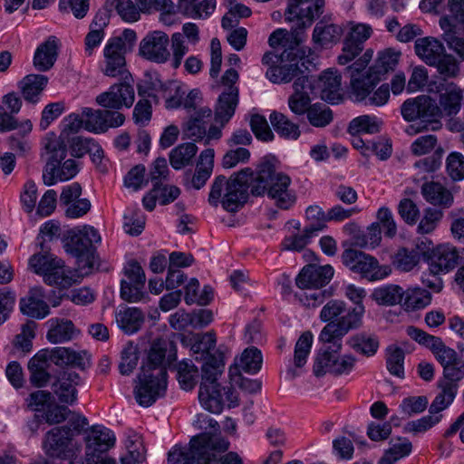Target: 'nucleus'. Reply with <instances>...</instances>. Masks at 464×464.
I'll list each match as a JSON object with an SVG mask.
<instances>
[{
  "instance_id": "obj_32",
  "label": "nucleus",
  "mask_w": 464,
  "mask_h": 464,
  "mask_svg": "<svg viewBox=\"0 0 464 464\" xmlns=\"http://www.w3.org/2000/svg\"><path fill=\"white\" fill-rule=\"evenodd\" d=\"M262 362L263 357L257 348H246L239 358L235 359L234 365L229 369V374L230 376H235L237 373H241V371L255 374L260 371Z\"/></svg>"
},
{
  "instance_id": "obj_40",
  "label": "nucleus",
  "mask_w": 464,
  "mask_h": 464,
  "mask_svg": "<svg viewBox=\"0 0 464 464\" xmlns=\"http://www.w3.org/2000/svg\"><path fill=\"white\" fill-rule=\"evenodd\" d=\"M269 120L275 131L285 140H296L300 135L301 130L299 125L289 120L285 114L273 111Z\"/></svg>"
},
{
  "instance_id": "obj_10",
  "label": "nucleus",
  "mask_w": 464,
  "mask_h": 464,
  "mask_svg": "<svg viewBox=\"0 0 464 464\" xmlns=\"http://www.w3.org/2000/svg\"><path fill=\"white\" fill-rule=\"evenodd\" d=\"M237 80L238 73L233 68L227 70L221 78L223 90L218 100L215 118L222 126L234 115L238 104V88L236 86Z\"/></svg>"
},
{
  "instance_id": "obj_51",
  "label": "nucleus",
  "mask_w": 464,
  "mask_h": 464,
  "mask_svg": "<svg viewBox=\"0 0 464 464\" xmlns=\"http://www.w3.org/2000/svg\"><path fill=\"white\" fill-rule=\"evenodd\" d=\"M44 281L49 285H57L61 288H68L76 282L72 271L66 269L64 262L62 259H60V264H56L53 268L45 275Z\"/></svg>"
},
{
  "instance_id": "obj_61",
  "label": "nucleus",
  "mask_w": 464,
  "mask_h": 464,
  "mask_svg": "<svg viewBox=\"0 0 464 464\" xmlns=\"http://www.w3.org/2000/svg\"><path fill=\"white\" fill-rule=\"evenodd\" d=\"M313 344V334L307 331L303 333L298 338L294 352V365L296 368H302L307 362Z\"/></svg>"
},
{
  "instance_id": "obj_52",
  "label": "nucleus",
  "mask_w": 464,
  "mask_h": 464,
  "mask_svg": "<svg viewBox=\"0 0 464 464\" xmlns=\"http://www.w3.org/2000/svg\"><path fill=\"white\" fill-rule=\"evenodd\" d=\"M402 306L407 311L422 309L430 304L431 295L429 291L415 287L404 291Z\"/></svg>"
},
{
  "instance_id": "obj_60",
  "label": "nucleus",
  "mask_w": 464,
  "mask_h": 464,
  "mask_svg": "<svg viewBox=\"0 0 464 464\" xmlns=\"http://www.w3.org/2000/svg\"><path fill=\"white\" fill-rule=\"evenodd\" d=\"M404 352L397 345H390L386 349V367L391 374L404 378Z\"/></svg>"
},
{
  "instance_id": "obj_1",
  "label": "nucleus",
  "mask_w": 464,
  "mask_h": 464,
  "mask_svg": "<svg viewBox=\"0 0 464 464\" xmlns=\"http://www.w3.org/2000/svg\"><path fill=\"white\" fill-rule=\"evenodd\" d=\"M250 184L252 195L261 196L266 193L281 209L290 208L296 200L295 193L289 188L290 177L276 171L275 166L268 160L262 161L256 169L253 170Z\"/></svg>"
},
{
  "instance_id": "obj_53",
  "label": "nucleus",
  "mask_w": 464,
  "mask_h": 464,
  "mask_svg": "<svg viewBox=\"0 0 464 464\" xmlns=\"http://www.w3.org/2000/svg\"><path fill=\"white\" fill-rule=\"evenodd\" d=\"M412 450L411 442L406 438H397L380 459V464H394L397 460L410 455Z\"/></svg>"
},
{
  "instance_id": "obj_28",
  "label": "nucleus",
  "mask_w": 464,
  "mask_h": 464,
  "mask_svg": "<svg viewBox=\"0 0 464 464\" xmlns=\"http://www.w3.org/2000/svg\"><path fill=\"white\" fill-rule=\"evenodd\" d=\"M20 309L24 314L36 319H43L50 313L44 301V293L42 287L36 286L29 291L28 295L20 301Z\"/></svg>"
},
{
  "instance_id": "obj_33",
  "label": "nucleus",
  "mask_w": 464,
  "mask_h": 464,
  "mask_svg": "<svg viewBox=\"0 0 464 464\" xmlns=\"http://www.w3.org/2000/svg\"><path fill=\"white\" fill-rule=\"evenodd\" d=\"M47 340L52 343H61L72 340L79 334V330L71 320L52 318L48 321Z\"/></svg>"
},
{
  "instance_id": "obj_7",
  "label": "nucleus",
  "mask_w": 464,
  "mask_h": 464,
  "mask_svg": "<svg viewBox=\"0 0 464 464\" xmlns=\"http://www.w3.org/2000/svg\"><path fill=\"white\" fill-rule=\"evenodd\" d=\"M332 347L320 350L315 356L313 372L316 377L326 373L343 375L350 373L356 363V358L350 353L341 354L342 342L334 340Z\"/></svg>"
},
{
  "instance_id": "obj_5",
  "label": "nucleus",
  "mask_w": 464,
  "mask_h": 464,
  "mask_svg": "<svg viewBox=\"0 0 464 464\" xmlns=\"http://www.w3.org/2000/svg\"><path fill=\"white\" fill-rule=\"evenodd\" d=\"M135 31L125 29L121 35L110 38L103 47L104 67L102 72L109 77H117L126 72V53L136 44Z\"/></svg>"
},
{
  "instance_id": "obj_2",
  "label": "nucleus",
  "mask_w": 464,
  "mask_h": 464,
  "mask_svg": "<svg viewBox=\"0 0 464 464\" xmlns=\"http://www.w3.org/2000/svg\"><path fill=\"white\" fill-rule=\"evenodd\" d=\"M251 179V168H244L233 173L229 179L223 175L216 177L210 186L208 203L215 208L220 204L228 212L237 211L247 199Z\"/></svg>"
},
{
  "instance_id": "obj_24",
  "label": "nucleus",
  "mask_w": 464,
  "mask_h": 464,
  "mask_svg": "<svg viewBox=\"0 0 464 464\" xmlns=\"http://www.w3.org/2000/svg\"><path fill=\"white\" fill-rule=\"evenodd\" d=\"M80 382L81 377L76 372L64 371L52 383V390L61 403L72 405L77 401L76 387Z\"/></svg>"
},
{
  "instance_id": "obj_26",
  "label": "nucleus",
  "mask_w": 464,
  "mask_h": 464,
  "mask_svg": "<svg viewBox=\"0 0 464 464\" xmlns=\"http://www.w3.org/2000/svg\"><path fill=\"white\" fill-rule=\"evenodd\" d=\"M342 76L336 69L330 68L320 75L317 86L321 98L325 102L335 104L343 100Z\"/></svg>"
},
{
  "instance_id": "obj_49",
  "label": "nucleus",
  "mask_w": 464,
  "mask_h": 464,
  "mask_svg": "<svg viewBox=\"0 0 464 464\" xmlns=\"http://www.w3.org/2000/svg\"><path fill=\"white\" fill-rule=\"evenodd\" d=\"M404 295L403 289L397 285H387L375 288L372 298L382 305L392 306L402 302Z\"/></svg>"
},
{
  "instance_id": "obj_64",
  "label": "nucleus",
  "mask_w": 464,
  "mask_h": 464,
  "mask_svg": "<svg viewBox=\"0 0 464 464\" xmlns=\"http://www.w3.org/2000/svg\"><path fill=\"white\" fill-rule=\"evenodd\" d=\"M431 66L437 69L439 74L444 79L456 78L459 73V66L457 59L446 52L440 55L437 63Z\"/></svg>"
},
{
  "instance_id": "obj_19",
  "label": "nucleus",
  "mask_w": 464,
  "mask_h": 464,
  "mask_svg": "<svg viewBox=\"0 0 464 464\" xmlns=\"http://www.w3.org/2000/svg\"><path fill=\"white\" fill-rule=\"evenodd\" d=\"M324 0H311L301 4H288L285 13V20L295 22L302 31L309 27L314 18L324 13Z\"/></svg>"
},
{
  "instance_id": "obj_50",
  "label": "nucleus",
  "mask_w": 464,
  "mask_h": 464,
  "mask_svg": "<svg viewBox=\"0 0 464 464\" xmlns=\"http://www.w3.org/2000/svg\"><path fill=\"white\" fill-rule=\"evenodd\" d=\"M198 147L192 142L182 143L175 147L169 153V162L173 169H181L192 161Z\"/></svg>"
},
{
  "instance_id": "obj_59",
  "label": "nucleus",
  "mask_w": 464,
  "mask_h": 464,
  "mask_svg": "<svg viewBox=\"0 0 464 464\" xmlns=\"http://www.w3.org/2000/svg\"><path fill=\"white\" fill-rule=\"evenodd\" d=\"M322 229L323 226L320 224H310L306 226L303 234L289 237L284 240V249L301 251L308 244L310 237Z\"/></svg>"
},
{
  "instance_id": "obj_54",
  "label": "nucleus",
  "mask_w": 464,
  "mask_h": 464,
  "mask_svg": "<svg viewBox=\"0 0 464 464\" xmlns=\"http://www.w3.org/2000/svg\"><path fill=\"white\" fill-rule=\"evenodd\" d=\"M105 6L109 11L116 10L125 22H136L140 16L137 6L131 0H106Z\"/></svg>"
},
{
  "instance_id": "obj_16",
  "label": "nucleus",
  "mask_w": 464,
  "mask_h": 464,
  "mask_svg": "<svg viewBox=\"0 0 464 464\" xmlns=\"http://www.w3.org/2000/svg\"><path fill=\"white\" fill-rule=\"evenodd\" d=\"M44 149L48 155L46 165L43 171V180L44 185H54V176L56 167H59L67 156V149L61 137H56L53 132L48 133L44 140Z\"/></svg>"
},
{
  "instance_id": "obj_41",
  "label": "nucleus",
  "mask_w": 464,
  "mask_h": 464,
  "mask_svg": "<svg viewBox=\"0 0 464 464\" xmlns=\"http://www.w3.org/2000/svg\"><path fill=\"white\" fill-rule=\"evenodd\" d=\"M119 327L127 334L137 332L144 322V314L137 307H126L116 314Z\"/></svg>"
},
{
  "instance_id": "obj_36",
  "label": "nucleus",
  "mask_w": 464,
  "mask_h": 464,
  "mask_svg": "<svg viewBox=\"0 0 464 464\" xmlns=\"http://www.w3.org/2000/svg\"><path fill=\"white\" fill-rule=\"evenodd\" d=\"M49 362L45 352L37 353L28 362V371L30 372V382L33 385L42 388L47 385L51 380V374L48 372Z\"/></svg>"
},
{
  "instance_id": "obj_30",
  "label": "nucleus",
  "mask_w": 464,
  "mask_h": 464,
  "mask_svg": "<svg viewBox=\"0 0 464 464\" xmlns=\"http://www.w3.org/2000/svg\"><path fill=\"white\" fill-rule=\"evenodd\" d=\"M211 115L212 111L208 107H200L191 112L188 121L183 127L184 134L195 141L204 139Z\"/></svg>"
},
{
  "instance_id": "obj_56",
  "label": "nucleus",
  "mask_w": 464,
  "mask_h": 464,
  "mask_svg": "<svg viewBox=\"0 0 464 464\" xmlns=\"http://www.w3.org/2000/svg\"><path fill=\"white\" fill-rule=\"evenodd\" d=\"M177 377L181 388L190 391L198 382V367L189 361H182L177 365Z\"/></svg>"
},
{
  "instance_id": "obj_6",
  "label": "nucleus",
  "mask_w": 464,
  "mask_h": 464,
  "mask_svg": "<svg viewBox=\"0 0 464 464\" xmlns=\"http://www.w3.org/2000/svg\"><path fill=\"white\" fill-rule=\"evenodd\" d=\"M403 119L407 121H413L420 119L421 123L411 124L407 127L406 132L409 135H415L431 126L432 130L438 129L440 123L433 121L437 118L440 110L437 102L427 95H420L414 99L406 100L401 108Z\"/></svg>"
},
{
  "instance_id": "obj_35",
  "label": "nucleus",
  "mask_w": 464,
  "mask_h": 464,
  "mask_svg": "<svg viewBox=\"0 0 464 464\" xmlns=\"http://www.w3.org/2000/svg\"><path fill=\"white\" fill-rule=\"evenodd\" d=\"M416 54L429 66L437 63V60L446 52L444 45L433 37L419 38L415 42Z\"/></svg>"
},
{
  "instance_id": "obj_55",
  "label": "nucleus",
  "mask_w": 464,
  "mask_h": 464,
  "mask_svg": "<svg viewBox=\"0 0 464 464\" xmlns=\"http://www.w3.org/2000/svg\"><path fill=\"white\" fill-rule=\"evenodd\" d=\"M186 91L182 84L176 81L168 82L162 85V96L165 106L169 110L179 108L182 105Z\"/></svg>"
},
{
  "instance_id": "obj_34",
  "label": "nucleus",
  "mask_w": 464,
  "mask_h": 464,
  "mask_svg": "<svg viewBox=\"0 0 464 464\" xmlns=\"http://www.w3.org/2000/svg\"><path fill=\"white\" fill-rule=\"evenodd\" d=\"M216 0H179V12L192 19H207L216 10Z\"/></svg>"
},
{
  "instance_id": "obj_39",
  "label": "nucleus",
  "mask_w": 464,
  "mask_h": 464,
  "mask_svg": "<svg viewBox=\"0 0 464 464\" xmlns=\"http://www.w3.org/2000/svg\"><path fill=\"white\" fill-rule=\"evenodd\" d=\"M224 366V357L223 353L220 352L208 354V357H205L204 363L201 367L202 376L200 384H220L218 379L223 373Z\"/></svg>"
},
{
  "instance_id": "obj_42",
  "label": "nucleus",
  "mask_w": 464,
  "mask_h": 464,
  "mask_svg": "<svg viewBox=\"0 0 464 464\" xmlns=\"http://www.w3.org/2000/svg\"><path fill=\"white\" fill-rule=\"evenodd\" d=\"M440 26L443 30L442 39L448 47L464 61V38L458 34L456 25L452 24L450 17L442 16L440 19Z\"/></svg>"
},
{
  "instance_id": "obj_20",
  "label": "nucleus",
  "mask_w": 464,
  "mask_h": 464,
  "mask_svg": "<svg viewBox=\"0 0 464 464\" xmlns=\"http://www.w3.org/2000/svg\"><path fill=\"white\" fill-rule=\"evenodd\" d=\"M134 100V88L126 81L111 85L108 91L102 92L95 99L100 106L112 110L130 108Z\"/></svg>"
},
{
  "instance_id": "obj_14",
  "label": "nucleus",
  "mask_w": 464,
  "mask_h": 464,
  "mask_svg": "<svg viewBox=\"0 0 464 464\" xmlns=\"http://www.w3.org/2000/svg\"><path fill=\"white\" fill-rule=\"evenodd\" d=\"M406 333L415 342L430 349L442 367L450 363L457 362L459 359L457 352L446 346L440 337L430 335L415 326L407 327Z\"/></svg>"
},
{
  "instance_id": "obj_48",
  "label": "nucleus",
  "mask_w": 464,
  "mask_h": 464,
  "mask_svg": "<svg viewBox=\"0 0 464 464\" xmlns=\"http://www.w3.org/2000/svg\"><path fill=\"white\" fill-rule=\"evenodd\" d=\"M165 355V343L154 342L150 349L147 361L141 366V371L151 373L155 369H160L163 372V378L167 379V370L163 365Z\"/></svg>"
},
{
  "instance_id": "obj_37",
  "label": "nucleus",
  "mask_w": 464,
  "mask_h": 464,
  "mask_svg": "<svg viewBox=\"0 0 464 464\" xmlns=\"http://www.w3.org/2000/svg\"><path fill=\"white\" fill-rule=\"evenodd\" d=\"M46 353L48 362H52L55 365H72L82 367L84 365L85 352L77 353L66 347H55L51 350H42Z\"/></svg>"
},
{
  "instance_id": "obj_63",
  "label": "nucleus",
  "mask_w": 464,
  "mask_h": 464,
  "mask_svg": "<svg viewBox=\"0 0 464 464\" xmlns=\"http://www.w3.org/2000/svg\"><path fill=\"white\" fill-rule=\"evenodd\" d=\"M420 254L415 249L400 248L395 254L393 264L403 272H410L420 263Z\"/></svg>"
},
{
  "instance_id": "obj_23",
  "label": "nucleus",
  "mask_w": 464,
  "mask_h": 464,
  "mask_svg": "<svg viewBox=\"0 0 464 464\" xmlns=\"http://www.w3.org/2000/svg\"><path fill=\"white\" fill-rule=\"evenodd\" d=\"M114 442L115 437L111 430L101 425L92 426L85 434V458L103 454Z\"/></svg>"
},
{
  "instance_id": "obj_46",
  "label": "nucleus",
  "mask_w": 464,
  "mask_h": 464,
  "mask_svg": "<svg viewBox=\"0 0 464 464\" xmlns=\"http://www.w3.org/2000/svg\"><path fill=\"white\" fill-rule=\"evenodd\" d=\"M42 253L33 255L29 259L30 268L37 275L45 277L56 264H60V258L45 250L43 242L39 243Z\"/></svg>"
},
{
  "instance_id": "obj_13",
  "label": "nucleus",
  "mask_w": 464,
  "mask_h": 464,
  "mask_svg": "<svg viewBox=\"0 0 464 464\" xmlns=\"http://www.w3.org/2000/svg\"><path fill=\"white\" fill-rule=\"evenodd\" d=\"M364 306L358 305L342 315L337 322L327 324L320 333L319 341L330 343L334 340H341L350 330L357 329L362 325Z\"/></svg>"
},
{
  "instance_id": "obj_44",
  "label": "nucleus",
  "mask_w": 464,
  "mask_h": 464,
  "mask_svg": "<svg viewBox=\"0 0 464 464\" xmlns=\"http://www.w3.org/2000/svg\"><path fill=\"white\" fill-rule=\"evenodd\" d=\"M47 82L48 78L43 74H29L19 82V88L26 101L36 102Z\"/></svg>"
},
{
  "instance_id": "obj_22",
  "label": "nucleus",
  "mask_w": 464,
  "mask_h": 464,
  "mask_svg": "<svg viewBox=\"0 0 464 464\" xmlns=\"http://www.w3.org/2000/svg\"><path fill=\"white\" fill-rule=\"evenodd\" d=\"M334 276V268L330 265L305 266L295 279L296 285L303 290H313L326 285Z\"/></svg>"
},
{
  "instance_id": "obj_58",
  "label": "nucleus",
  "mask_w": 464,
  "mask_h": 464,
  "mask_svg": "<svg viewBox=\"0 0 464 464\" xmlns=\"http://www.w3.org/2000/svg\"><path fill=\"white\" fill-rule=\"evenodd\" d=\"M401 52L395 51L394 49L392 48L385 49L380 52L376 63L372 66V68L375 69L374 75H377L378 77L381 78L382 74H384L389 71L394 70L398 64Z\"/></svg>"
},
{
  "instance_id": "obj_43",
  "label": "nucleus",
  "mask_w": 464,
  "mask_h": 464,
  "mask_svg": "<svg viewBox=\"0 0 464 464\" xmlns=\"http://www.w3.org/2000/svg\"><path fill=\"white\" fill-rule=\"evenodd\" d=\"M424 198L432 205L450 207L453 200L451 193L438 182H426L421 187Z\"/></svg>"
},
{
  "instance_id": "obj_47",
  "label": "nucleus",
  "mask_w": 464,
  "mask_h": 464,
  "mask_svg": "<svg viewBox=\"0 0 464 464\" xmlns=\"http://www.w3.org/2000/svg\"><path fill=\"white\" fill-rule=\"evenodd\" d=\"M343 34L341 26L319 21L313 32V40L322 46L339 41Z\"/></svg>"
},
{
  "instance_id": "obj_21",
  "label": "nucleus",
  "mask_w": 464,
  "mask_h": 464,
  "mask_svg": "<svg viewBox=\"0 0 464 464\" xmlns=\"http://www.w3.org/2000/svg\"><path fill=\"white\" fill-rule=\"evenodd\" d=\"M73 432L69 427H56L49 430L44 441V449L51 457L66 459L72 452Z\"/></svg>"
},
{
  "instance_id": "obj_15",
  "label": "nucleus",
  "mask_w": 464,
  "mask_h": 464,
  "mask_svg": "<svg viewBox=\"0 0 464 464\" xmlns=\"http://www.w3.org/2000/svg\"><path fill=\"white\" fill-rule=\"evenodd\" d=\"M169 38L162 31L149 33L140 43L139 54L152 63H165L170 53L168 49Z\"/></svg>"
},
{
  "instance_id": "obj_12",
  "label": "nucleus",
  "mask_w": 464,
  "mask_h": 464,
  "mask_svg": "<svg viewBox=\"0 0 464 464\" xmlns=\"http://www.w3.org/2000/svg\"><path fill=\"white\" fill-rule=\"evenodd\" d=\"M368 64L361 58L347 67L351 78L352 94L357 102H362L371 94L372 91L380 82V77L374 75V68L370 67L361 73Z\"/></svg>"
},
{
  "instance_id": "obj_8",
  "label": "nucleus",
  "mask_w": 464,
  "mask_h": 464,
  "mask_svg": "<svg viewBox=\"0 0 464 464\" xmlns=\"http://www.w3.org/2000/svg\"><path fill=\"white\" fill-rule=\"evenodd\" d=\"M342 260L352 271L371 281L383 279L392 271L388 266H380L373 256L353 248L343 252Z\"/></svg>"
},
{
  "instance_id": "obj_3",
  "label": "nucleus",
  "mask_w": 464,
  "mask_h": 464,
  "mask_svg": "<svg viewBox=\"0 0 464 464\" xmlns=\"http://www.w3.org/2000/svg\"><path fill=\"white\" fill-rule=\"evenodd\" d=\"M229 442L221 436L204 432L191 439L189 449L175 447L169 451V464H217L216 451L224 452Z\"/></svg>"
},
{
  "instance_id": "obj_11",
  "label": "nucleus",
  "mask_w": 464,
  "mask_h": 464,
  "mask_svg": "<svg viewBox=\"0 0 464 464\" xmlns=\"http://www.w3.org/2000/svg\"><path fill=\"white\" fill-rule=\"evenodd\" d=\"M225 399L229 407L238 405L237 395L231 387H222L221 384H200L198 400L207 411L212 413H220L223 410Z\"/></svg>"
},
{
  "instance_id": "obj_29",
  "label": "nucleus",
  "mask_w": 464,
  "mask_h": 464,
  "mask_svg": "<svg viewBox=\"0 0 464 464\" xmlns=\"http://www.w3.org/2000/svg\"><path fill=\"white\" fill-rule=\"evenodd\" d=\"M58 39L52 35L35 50L33 63L39 72H47L53 68L58 57Z\"/></svg>"
},
{
  "instance_id": "obj_4",
  "label": "nucleus",
  "mask_w": 464,
  "mask_h": 464,
  "mask_svg": "<svg viewBox=\"0 0 464 464\" xmlns=\"http://www.w3.org/2000/svg\"><path fill=\"white\" fill-rule=\"evenodd\" d=\"M101 240L97 229L87 225L68 231L63 238V248L66 253L76 257L77 270L81 275H88L93 269L96 264L94 245Z\"/></svg>"
},
{
  "instance_id": "obj_18",
  "label": "nucleus",
  "mask_w": 464,
  "mask_h": 464,
  "mask_svg": "<svg viewBox=\"0 0 464 464\" xmlns=\"http://www.w3.org/2000/svg\"><path fill=\"white\" fill-rule=\"evenodd\" d=\"M84 129L92 132H105L109 128H116L123 124L125 117L117 111L82 109Z\"/></svg>"
},
{
  "instance_id": "obj_27",
  "label": "nucleus",
  "mask_w": 464,
  "mask_h": 464,
  "mask_svg": "<svg viewBox=\"0 0 464 464\" xmlns=\"http://www.w3.org/2000/svg\"><path fill=\"white\" fill-rule=\"evenodd\" d=\"M214 156L213 149L201 151L194 174L185 183L188 188L200 189L205 186L213 171Z\"/></svg>"
},
{
  "instance_id": "obj_57",
  "label": "nucleus",
  "mask_w": 464,
  "mask_h": 464,
  "mask_svg": "<svg viewBox=\"0 0 464 464\" xmlns=\"http://www.w3.org/2000/svg\"><path fill=\"white\" fill-rule=\"evenodd\" d=\"M381 125L382 121L377 117L362 115L350 122L348 131L353 136L361 132L372 134L379 132Z\"/></svg>"
},
{
  "instance_id": "obj_45",
  "label": "nucleus",
  "mask_w": 464,
  "mask_h": 464,
  "mask_svg": "<svg viewBox=\"0 0 464 464\" xmlns=\"http://www.w3.org/2000/svg\"><path fill=\"white\" fill-rule=\"evenodd\" d=\"M347 344L358 353L372 356L378 350L379 341L375 335L362 332L352 335Z\"/></svg>"
},
{
  "instance_id": "obj_38",
  "label": "nucleus",
  "mask_w": 464,
  "mask_h": 464,
  "mask_svg": "<svg viewBox=\"0 0 464 464\" xmlns=\"http://www.w3.org/2000/svg\"><path fill=\"white\" fill-rule=\"evenodd\" d=\"M291 62L288 64L280 66L284 83L295 81L300 74L309 71V65L313 63L305 56V51L295 52L292 54Z\"/></svg>"
},
{
  "instance_id": "obj_25",
  "label": "nucleus",
  "mask_w": 464,
  "mask_h": 464,
  "mask_svg": "<svg viewBox=\"0 0 464 464\" xmlns=\"http://www.w3.org/2000/svg\"><path fill=\"white\" fill-rule=\"evenodd\" d=\"M439 90V105L440 112L437 118L456 115L461 108V101L463 98L462 90L454 82L440 84Z\"/></svg>"
},
{
  "instance_id": "obj_9",
  "label": "nucleus",
  "mask_w": 464,
  "mask_h": 464,
  "mask_svg": "<svg viewBox=\"0 0 464 464\" xmlns=\"http://www.w3.org/2000/svg\"><path fill=\"white\" fill-rule=\"evenodd\" d=\"M167 379L163 378V372L155 369L153 372L140 371L134 387V397L139 405L149 407L159 398L165 394Z\"/></svg>"
},
{
  "instance_id": "obj_62",
  "label": "nucleus",
  "mask_w": 464,
  "mask_h": 464,
  "mask_svg": "<svg viewBox=\"0 0 464 464\" xmlns=\"http://www.w3.org/2000/svg\"><path fill=\"white\" fill-rule=\"evenodd\" d=\"M306 116L309 123L316 128H324L329 125L334 118L332 110L319 102L312 104Z\"/></svg>"
},
{
  "instance_id": "obj_17",
  "label": "nucleus",
  "mask_w": 464,
  "mask_h": 464,
  "mask_svg": "<svg viewBox=\"0 0 464 464\" xmlns=\"http://www.w3.org/2000/svg\"><path fill=\"white\" fill-rule=\"evenodd\" d=\"M460 259L459 252L450 244H440L432 248L426 256L429 270L434 276L453 270Z\"/></svg>"
},
{
  "instance_id": "obj_31",
  "label": "nucleus",
  "mask_w": 464,
  "mask_h": 464,
  "mask_svg": "<svg viewBox=\"0 0 464 464\" xmlns=\"http://www.w3.org/2000/svg\"><path fill=\"white\" fill-rule=\"evenodd\" d=\"M301 42V30L297 27L296 24L295 27H293L290 32L285 29H276L270 34L268 38V44L272 48L282 46L285 50L291 51L286 54L287 58L292 57L293 53H299L302 50L299 47Z\"/></svg>"
}]
</instances>
